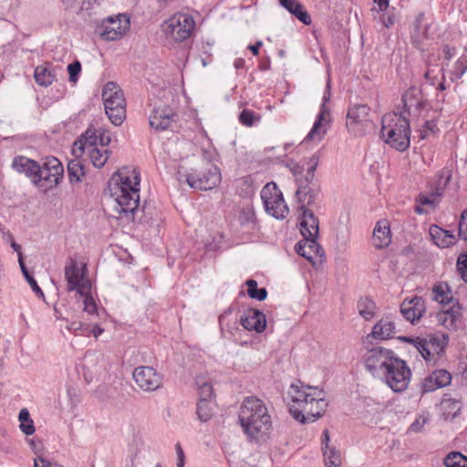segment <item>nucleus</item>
I'll return each instance as SVG.
<instances>
[{
  "instance_id": "nucleus-29",
  "label": "nucleus",
  "mask_w": 467,
  "mask_h": 467,
  "mask_svg": "<svg viewBox=\"0 0 467 467\" xmlns=\"http://www.w3.org/2000/svg\"><path fill=\"white\" fill-rule=\"evenodd\" d=\"M429 234L433 243L441 248H447L456 242V237L451 232L444 230L436 224H432L430 227Z\"/></svg>"
},
{
  "instance_id": "nucleus-32",
  "label": "nucleus",
  "mask_w": 467,
  "mask_h": 467,
  "mask_svg": "<svg viewBox=\"0 0 467 467\" xmlns=\"http://www.w3.org/2000/svg\"><path fill=\"white\" fill-rule=\"evenodd\" d=\"M34 78L39 86L48 87L54 82L56 75L50 64H44L35 68Z\"/></svg>"
},
{
  "instance_id": "nucleus-63",
  "label": "nucleus",
  "mask_w": 467,
  "mask_h": 467,
  "mask_svg": "<svg viewBox=\"0 0 467 467\" xmlns=\"http://www.w3.org/2000/svg\"><path fill=\"white\" fill-rule=\"evenodd\" d=\"M432 69L428 68L426 72L424 73V78L426 79V82L430 85H435V81L437 78V76H432Z\"/></svg>"
},
{
  "instance_id": "nucleus-18",
  "label": "nucleus",
  "mask_w": 467,
  "mask_h": 467,
  "mask_svg": "<svg viewBox=\"0 0 467 467\" xmlns=\"http://www.w3.org/2000/svg\"><path fill=\"white\" fill-rule=\"evenodd\" d=\"M401 104L403 110L400 113H404L408 118L409 116L420 114L427 107V99L420 89L412 87L407 89L402 95Z\"/></svg>"
},
{
  "instance_id": "nucleus-49",
  "label": "nucleus",
  "mask_w": 467,
  "mask_h": 467,
  "mask_svg": "<svg viewBox=\"0 0 467 467\" xmlns=\"http://www.w3.org/2000/svg\"><path fill=\"white\" fill-rule=\"evenodd\" d=\"M197 415L202 421H207L212 417V410L207 401H199L197 405Z\"/></svg>"
},
{
  "instance_id": "nucleus-47",
  "label": "nucleus",
  "mask_w": 467,
  "mask_h": 467,
  "mask_svg": "<svg viewBox=\"0 0 467 467\" xmlns=\"http://www.w3.org/2000/svg\"><path fill=\"white\" fill-rule=\"evenodd\" d=\"M66 328L76 335H86L88 328L80 321H67Z\"/></svg>"
},
{
  "instance_id": "nucleus-64",
  "label": "nucleus",
  "mask_w": 467,
  "mask_h": 467,
  "mask_svg": "<svg viewBox=\"0 0 467 467\" xmlns=\"http://www.w3.org/2000/svg\"><path fill=\"white\" fill-rule=\"evenodd\" d=\"M263 46L262 41H257L254 45H250L248 48L251 50L253 55L257 56L259 54V48Z\"/></svg>"
},
{
  "instance_id": "nucleus-7",
  "label": "nucleus",
  "mask_w": 467,
  "mask_h": 467,
  "mask_svg": "<svg viewBox=\"0 0 467 467\" xmlns=\"http://www.w3.org/2000/svg\"><path fill=\"white\" fill-rule=\"evenodd\" d=\"M64 177V167L54 156H47L39 161L36 187L47 192L59 185Z\"/></svg>"
},
{
  "instance_id": "nucleus-31",
  "label": "nucleus",
  "mask_w": 467,
  "mask_h": 467,
  "mask_svg": "<svg viewBox=\"0 0 467 467\" xmlns=\"http://www.w3.org/2000/svg\"><path fill=\"white\" fill-rule=\"evenodd\" d=\"M279 4L290 14L295 16L300 22L308 26L311 24V17L304 6L296 0H278Z\"/></svg>"
},
{
  "instance_id": "nucleus-56",
  "label": "nucleus",
  "mask_w": 467,
  "mask_h": 467,
  "mask_svg": "<svg viewBox=\"0 0 467 467\" xmlns=\"http://www.w3.org/2000/svg\"><path fill=\"white\" fill-rule=\"evenodd\" d=\"M175 451L177 455V467H184L185 465V456L183 450L180 443H176L175 445Z\"/></svg>"
},
{
  "instance_id": "nucleus-59",
  "label": "nucleus",
  "mask_w": 467,
  "mask_h": 467,
  "mask_svg": "<svg viewBox=\"0 0 467 467\" xmlns=\"http://www.w3.org/2000/svg\"><path fill=\"white\" fill-rule=\"evenodd\" d=\"M98 140H99L101 149H105V147L110 143L111 138L109 132H105L99 134V136L98 137Z\"/></svg>"
},
{
  "instance_id": "nucleus-2",
  "label": "nucleus",
  "mask_w": 467,
  "mask_h": 467,
  "mask_svg": "<svg viewBox=\"0 0 467 467\" xmlns=\"http://www.w3.org/2000/svg\"><path fill=\"white\" fill-rule=\"evenodd\" d=\"M140 172L130 167L119 169L109 180L108 189L116 202L114 211L120 216L133 219L140 204Z\"/></svg>"
},
{
  "instance_id": "nucleus-40",
  "label": "nucleus",
  "mask_w": 467,
  "mask_h": 467,
  "mask_svg": "<svg viewBox=\"0 0 467 467\" xmlns=\"http://www.w3.org/2000/svg\"><path fill=\"white\" fill-rule=\"evenodd\" d=\"M245 284L247 285V295L249 297L258 301H264L267 297L266 288H258L257 282L255 280L248 279Z\"/></svg>"
},
{
  "instance_id": "nucleus-19",
  "label": "nucleus",
  "mask_w": 467,
  "mask_h": 467,
  "mask_svg": "<svg viewBox=\"0 0 467 467\" xmlns=\"http://www.w3.org/2000/svg\"><path fill=\"white\" fill-rule=\"evenodd\" d=\"M176 114L170 106L156 103L149 114L150 126L158 131L167 130L174 121Z\"/></svg>"
},
{
  "instance_id": "nucleus-46",
  "label": "nucleus",
  "mask_w": 467,
  "mask_h": 467,
  "mask_svg": "<svg viewBox=\"0 0 467 467\" xmlns=\"http://www.w3.org/2000/svg\"><path fill=\"white\" fill-rule=\"evenodd\" d=\"M89 294L90 290L88 292H86V294L84 295H80V296L83 297V310L89 315H95L97 313L98 308L97 304L95 299Z\"/></svg>"
},
{
  "instance_id": "nucleus-38",
  "label": "nucleus",
  "mask_w": 467,
  "mask_h": 467,
  "mask_svg": "<svg viewBox=\"0 0 467 467\" xmlns=\"http://www.w3.org/2000/svg\"><path fill=\"white\" fill-rule=\"evenodd\" d=\"M375 303L368 297L361 298L358 302L359 315L366 320H370L374 317Z\"/></svg>"
},
{
  "instance_id": "nucleus-10",
  "label": "nucleus",
  "mask_w": 467,
  "mask_h": 467,
  "mask_svg": "<svg viewBox=\"0 0 467 467\" xmlns=\"http://www.w3.org/2000/svg\"><path fill=\"white\" fill-rule=\"evenodd\" d=\"M195 27V21L191 15L177 13L161 25L162 32L175 41L189 38Z\"/></svg>"
},
{
  "instance_id": "nucleus-21",
  "label": "nucleus",
  "mask_w": 467,
  "mask_h": 467,
  "mask_svg": "<svg viewBox=\"0 0 467 467\" xmlns=\"http://www.w3.org/2000/svg\"><path fill=\"white\" fill-rule=\"evenodd\" d=\"M12 168L16 172L25 174V176L28 178L31 183L36 187L39 171L38 161L18 155L13 159Z\"/></svg>"
},
{
  "instance_id": "nucleus-4",
  "label": "nucleus",
  "mask_w": 467,
  "mask_h": 467,
  "mask_svg": "<svg viewBox=\"0 0 467 467\" xmlns=\"http://www.w3.org/2000/svg\"><path fill=\"white\" fill-rule=\"evenodd\" d=\"M380 138L389 147L402 152L410 144V121L404 113L392 111L381 119Z\"/></svg>"
},
{
  "instance_id": "nucleus-41",
  "label": "nucleus",
  "mask_w": 467,
  "mask_h": 467,
  "mask_svg": "<svg viewBox=\"0 0 467 467\" xmlns=\"http://www.w3.org/2000/svg\"><path fill=\"white\" fill-rule=\"evenodd\" d=\"M21 271L23 273V275L25 276L26 280L29 284L30 287L34 291V293L40 298L45 299V295L40 286L37 285L36 280L30 275L29 271L27 270L25 262L24 257L20 255V265H19Z\"/></svg>"
},
{
  "instance_id": "nucleus-35",
  "label": "nucleus",
  "mask_w": 467,
  "mask_h": 467,
  "mask_svg": "<svg viewBox=\"0 0 467 467\" xmlns=\"http://www.w3.org/2000/svg\"><path fill=\"white\" fill-rule=\"evenodd\" d=\"M67 175L70 183H78L85 175V166L78 158L73 159L67 163Z\"/></svg>"
},
{
  "instance_id": "nucleus-60",
  "label": "nucleus",
  "mask_w": 467,
  "mask_h": 467,
  "mask_svg": "<svg viewBox=\"0 0 467 467\" xmlns=\"http://www.w3.org/2000/svg\"><path fill=\"white\" fill-rule=\"evenodd\" d=\"M381 22L385 27L389 28L394 25L395 16H394V15H390V14L383 15L381 17Z\"/></svg>"
},
{
  "instance_id": "nucleus-48",
  "label": "nucleus",
  "mask_w": 467,
  "mask_h": 467,
  "mask_svg": "<svg viewBox=\"0 0 467 467\" xmlns=\"http://www.w3.org/2000/svg\"><path fill=\"white\" fill-rule=\"evenodd\" d=\"M441 195V193L438 191L432 192L431 196L420 194L417 201L420 205H430L431 207H435Z\"/></svg>"
},
{
  "instance_id": "nucleus-12",
  "label": "nucleus",
  "mask_w": 467,
  "mask_h": 467,
  "mask_svg": "<svg viewBox=\"0 0 467 467\" xmlns=\"http://www.w3.org/2000/svg\"><path fill=\"white\" fill-rule=\"evenodd\" d=\"M410 376L411 372L406 362L397 357L380 379L394 392H402L407 389Z\"/></svg>"
},
{
  "instance_id": "nucleus-14",
  "label": "nucleus",
  "mask_w": 467,
  "mask_h": 467,
  "mask_svg": "<svg viewBox=\"0 0 467 467\" xmlns=\"http://www.w3.org/2000/svg\"><path fill=\"white\" fill-rule=\"evenodd\" d=\"M130 26V17L126 14L108 16L102 21L99 36L106 41H116L126 34Z\"/></svg>"
},
{
  "instance_id": "nucleus-1",
  "label": "nucleus",
  "mask_w": 467,
  "mask_h": 467,
  "mask_svg": "<svg viewBox=\"0 0 467 467\" xmlns=\"http://www.w3.org/2000/svg\"><path fill=\"white\" fill-rule=\"evenodd\" d=\"M238 422L249 442H266L272 433V418L265 402L254 396L245 397L240 406Z\"/></svg>"
},
{
  "instance_id": "nucleus-9",
  "label": "nucleus",
  "mask_w": 467,
  "mask_h": 467,
  "mask_svg": "<svg viewBox=\"0 0 467 467\" xmlns=\"http://www.w3.org/2000/svg\"><path fill=\"white\" fill-rule=\"evenodd\" d=\"M261 199L265 210L269 215L278 220H283L287 216L289 213L288 206L275 182H268L263 187Z\"/></svg>"
},
{
  "instance_id": "nucleus-53",
  "label": "nucleus",
  "mask_w": 467,
  "mask_h": 467,
  "mask_svg": "<svg viewBox=\"0 0 467 467\" xmlns=\"http://www.w3.org/2000/svg\"><path fill=\"white\" fill-rule=\"evenodd\" d=\"M438 130L437 123L435 120H427L422 129L420 130L421 139H426L431 134H434Z\"/></svg>"
},
{
  "instance_id": "nucleus-33",
  "label": "nucleus",
  "mask_w": 467,
  "mask_h": 467,
  "mask_svg": "<svg viewBox=\"0 0 467 467\" xmlns=\"http://www.w3.org/2000/svg\"><path fill=\"white\" fill-rule=\"evenodd\" d=\"M431 298L441 305H448L452 301V295L447 283L440 282L431 289Z\"/></svg>"
},
{
  "instance_id": "nucleus-54",
  "label": "nucleus",
  "mask_w": 467,
  "mask_h": 467,
  "mask_svg": "<svg viewBox=\"0 0 467 467\" xmlns=\"http://www.w3.org/2000/svg\"><path fill=\"white\" fill-rule=\"evenodd\" d=\"M80 71H81V64L79 61L76 60L73 63H70L67 66V72L69 74V81L76 82Z\"/></svg>"
},
{
  "instance_id": "nucleus-3",
  "label": "nucleus",
  "mask_w": 467,
  "mask_h": 467,
  "mask_svg": "<svg viewBox=\"0 0 467 467\" xmlns=\"http://www.w3.org/2000/svg\"><path fill=\"white\" fill-rule=\"evenodd\" d=\"M299 384H292L288 389L289 412L302 424L314 422L323 415L327 406L325 392L316 387Z\"/></svg>"
},
{
  "instance_id": "nucleus-45",
  "label": "nucleus",
  "mask_w": 467,
  "mask_h": 467,
  "mask_svg": "<svg viewBox=\"0 0 467 467\" xmlns=\"http://www.w3.org/2000/svg\"><path fill=\"white\" fill-rule=\"evenodd\" d=\"M309 161L310 158L308 160H304L301 162H297L293 166L291 173L295 177L296 185H298L299 179L306 178V169Z\"/></svg>"
},
{
  "instance_id": "nucleus-13",
  "label": "nucleus",
  "mask_w": 467,
  "mask_h": 467,
  "mask_svg": "<svg viewBox=\"0 0 467 467\" xmlns=\"http://www.w3.org/2000/svg\"><path fill=\"white\" fill-rule=\"evenodd\" d=\"M397 356L390 349L376 347L365 356V367L374 377L380 378L387 371Z\"/></svg>"
},
{
  "instance_id": "nucleus-27",
  "label": "nucleus",
  "mask_w": 467,
  "mask_h": 467,
  "mask_svg": "<svg viewBox=\"0 0 467 467\" xmlns=\"http://www.w3.org/2000/svg\"><path fill=\"white\" fill-rule=\"evenodd\" d=\"M300 226V232L304 237H318L319 222L311 210L307 208H304V210H302Z\"/></svg>"
},
{
  "instance_id": "nucleus-28",
  "label": "nucleus",
  "mask_w": 467,
  "mask_h": 467,
  "mask_svg": "<svg viewBox=\"0 0 467 467\" xmlns=\"http://www.w3.org/2000/svg\"><path fill=\"white\" fill-rule=\"evenodd\" d=\"M391 242L390 228L385 220L379 221L374 228L372 244L376 248L387 247Z\"/></svg>"
},
{
  "instance_id": "nucleus-23",
  "label": "nucleus",
  "mask_w": 467,
  "mask_h": 467,
  "mask_svg": "<svg viewBox=\"0 0 467 467\" xmlns=\"http://www.w3.org/2000/svg\"><path fill=\"white\" fill-rule=\"evenodd\" d=\"M425 312V302L420 296H414L411 299H405L400 305V313L403 317L410 323L420 320Z\"/></svg>"
},
{
  "instance_id": "nucleus-50",
  "label": "nucleus",
  "mask_w": 467,
  "mask_h": 467,
  "mask_svg": "<svg viewBox=\"0 0 467 467\" xmlns=\"http://www.w3.org/2000/svg\"><path fill=\"white\" fill-rule=\"evenodd\" d=\"M457 271L462 279L467 283V254H461L457 259Z\"/></svg>"
},
{
  "instance_id": "nucleus-17",
  "label": "nucleus",
  "mask_w": 467,
  "mask_h": 467,
  "mask_svg": "<svg viewBox=\"0 0 467 467\" xmlns=\"http://www.w3.org/2000/svg\"><path fill=\"white\" fill-rule=\"evenodd\" d=\"M132 378L137 386L143 391H154L162 384V377L155 368L140 366L134 369Z\"/></svg>"
},
{
  "instance_id": "nucleus-43",
  "label": "nucleus",
  "mask_w": 467,
  "mask_h": 467,
  "mask_svg": "<svg viewBox=\"0 0 467 467\" xmlns=\"http://www.w3.org/2000/svg\"><path fill=\"white\" fill-rule=\"evenodd\" d=\"M78 142L80 143L79 150L82 151H85L86 149L91 147V145H98L96 130L88 129L86 132L81 135Z\"/></svg>"
},
{
  "instance_id": "nucleus-36",
  "label": "nucleus",
  "mask_w": 467,
  "mask_h": 467,
  "mask_svg": "<svg viewBox=\"0 0 467 467\" xmlns=\"http://www.w3.org/2000/svg\"><path fill=\"white\" fill-rule=\"evenodd\" d=\"M324 462L327 467H341L342 459L340 451L334 446L324 449Z\"/></svg>"
},
{
  "instance_id": "nucleus-25",
  "label": "nucleus",
  "mask_w": 467,
  "mask_h": 467,
  "mask_svg": "<svg viewBox=\"0 0 467 467\" xmlns=\"http://www.w3.org/2000/svg\"><path fill=\"white\" fill-rule=\"evenodd\" d=\"M317 238L304 237L296 246V252L309 262H314L315 257L323 254V249L317 242Z\"/></svg>"
},
{
  "instance_id": "nucleus-51",
  "label": "nucleus",
  "mask_w": 467,
  "mask_h": 467,
  "mask_svg": "<svg viewBox=\"0 0 467 467\" xmlns=\"http://www.w3.org/2000/svg\"><path fill=\"white\" fill-rule=\"evenodd\" d=\"M430 419L428 416L420 415L415 419V420L410 424V431L415 433L420 432L425 426V424L429 423Z\"/></svg>"
},
{
  "instance_id": "nucleus-20",
  "label": "nucleus",
  "mask_w": 467,
  "mask_h": 467,
  "mask_svg": "<svg viewBox=\"0 0 467 467\" xmlns=\"http://www.w3.org/2000/svg\"><path fill=\"white\" fill-rule=\"evenodd\" d=\"M330 99V85L329 82L327 85V89L322 98V104L320 106L319 113L314 122V125L311 130L306 135V140H314L316 138L321 139L325 134V130H321V127L323 126V121H327L329 118L330 111L328 108L326 106L327 102Z\"/></svg>"
},
{
  "instance_id": "nucleus-37",
  "label": "nucleus",
  "mask_w": 467,
  "mask_h": 467,
  "mask_svg": "<svg viewBox=\"0 0 467 467\" xmlns=\"http://www.w3.org/2000/svg\"><path fill=\"white\" fill-rule=\"evenodd\" d=\"M467 71V53L462 54L454 63L452 69L450 72V79L452 82H457Z\"/></svg>"
},
{
  "instance_id": "nucleus-16",
  "label": "nucleus",
  "mask_w": 467,
  "mask_h": 467,
  "mask_svg": "<svg viewBox=\"0 0 467 467\" xmlns=\"http://www.w3.org/2000/svg\"><path fill=\"white\" fill-rule=\"evenodd\" d=\"M65 277L68 291L76 290L79 295H84L91 289L89 281L84 278L83 268H79L73 258L69 259L65 267Z\"/></svg>"
},
{
  "instance_id": "nucleus-24",
  "label": "nucleus",
  "mask_w": 467,
  "mask_h": 467,
  "mask_svg": "<svg viewBox=\"0 0 467 467\" xmlns=\"http://www.w3.org/2000/svg\"><path fill=\"white\" fill-rule=\"evenodd\" d=\"M436 319L440 326H442L446 329L454 330L461 324L462 312L461 307L458 305H453L447 310L439 311L436 314Z\"/></svg>"
},
{
  "instance_id": "nucleus-57",
  "label": "nucleus",
  "mask_w": 467,
  "mask_h": 467,
  "mask_svg": "<svg viewBox=\"0 0 467 467\" xmlns=\"http://www.w3.org/2000/svg\"><path fill=\"white\" fill-rule=\"evenodd\" d=\"M35 467H62V466L56 462H51L43 457H38L37 459L35 460Z\"/></svg>"
},
{
  "instance_id": "nucleus-11",
  "label": "nucleus",
  "mask_w": 467,
  "mask_h": 467,
  "mask_svg": "<svg viewBox=\"0 0 467 467\" xmlns=\"http://www.w3.org/2000/svg\"><path fill=\"white\" fill-rule=\"evenodd\" d=\"M221 172L216 165L207 163L200 169H192L186 175V182L191 188L208 191L215 188L221 182Z\"/></svg>"
},
{
  "instance_id": "nucleus-34",
  "label": "nucleus",
  "mask_w": 467,
  "mask_h": 467,
  "mask_svg": "<svg viewBox=\"0 0 467 467\" xmlns=\"http://www.w3.org/2000/svg\"><path fill=\"white\" fill-rule=\"evenodd\" d=\"M84 152L89 156L90 161L96 168H102L109 158L110 151L108 149H99L98 145H91Z\"/></svg>"
},
{
  "instance_id": "nucleus-55",
  "label": "nucleus",
  "mask_w": 467,
  "mask_h": 467,
  "mask_svg": "<svg viewBox=\"0 0 467 467\" xmlns=\"http://www.w3.org/2000/svg\"><path fill=\"white\" fill-rule=\"evenodd\" d=\"M459 236L467 240V209L462 213L459 222Z\"/></svg>"
},
{
  "instance_id": "nucleus-26",
  "label": "nucleus",
  "mask_w": 467,
  "mask_h": 467,
  "mask_svg": "<svg viewBox=\"0 0 467 467\" xmlns=\"http://www.w3.org/2000/svg\"><path fill=\"white\" fill-rule=\"evenodd\" d=\"M451 376L445 369H436L422 382L424 392H431L451 383Z\"/></svg>"
},
{
  "instance_id": "nucleus-30",
  "label": "nucleus",
  "mask_w": 467,
  "mask_h": 467,
  "mask_svg": "<svg viewBox=\"0 0 467 467\" xmlns=\"http://www.w3.org/2000/svg\"><path fill=\"white\" fill-rule=\"evenodd\" d=\"M396 327L394 323L388 317L381 318L372 328L371 336L379 340H386L394 337Z\"/></svg>"
},
{
  "instance_id": "nucleus-58",
  "label": "nucleus",
  "mask_w": 467,
  "mask_h": 467,
  "mask_svg": "<svg viewBox=\"0 0 467 467\" xmlns=\"http://www.w3.org/2000/svg\"><path fill=\"white\" fill-rule=\"evenodd\" d=\"M254 219V213L251 210L247 209V210H243L241 212L240 221H241L242 224L253 222Z\"/></svg>"
},
{
  "instance_id": "nucleus-8",
  "label": "nucleus",
  "mask_w": 467,
  "mask_h": 467,
  "mask_svg": "<svg viewBox=\"0 0 467 467\" xmlns=\"http://www.w3.org/2000/svg\"><path fill=\"white\" fill-rule=\"evenodd\" d=\"M318 162V156L313 155L310 157V161L306 169V178L298 180L296 196L300 203L301 210H304L306 206L312 205L320 192L319 186L313 183Z\"/></svg>"
},
{
  "instance_id": "nucleus-44",
  "label": "nucleus",
  "mask_w": 467,
  "mask_h": 467,
  "mask_svg": "<svg viewBox=\"0 0 467 467\" xmlns=\"http://www.w3.org/2000/svg\"><path fill=\"white\" fill-rule=\"evenodd\" d=\"M261 119L260 116L255 114L253 110L244 109L239 115V121L246 127H252Z\"/></svg>"
},
{
  "instance_id": "nucleus-15",
  "label": "nucleus",
  "mask_w": 467,
  "mask_h": 467,
  "mask_svg": "<svg viewBox=\"0 0 467 467\" xmlns=\"http://www.w3.org/2000/svg\"><path fill=\"white\" fill-rule=\"evenodd\" d=\"M370 108L367 104H355L348 108L346 127L351 134L361 136L369 122Z\"/></svg>"
},
{
  "instance_id": "nucleus-52",
  "label": "nucleus",
  "mask_w": 467,
  "mask_h": 467,
  "mask_svg": "<svg viewBox=\"0 0 467 467\" xmlns=\"http://www.w3.org/2000/svg\"><path fill=\"white\" fill-rule=\"evenodd\" d=\"M213 389L210 383L204 382L203 384L199 386L200 401H207L209 399L213 397Z\"/></svg>"
},
{
  "instance_id": "nucleus-5",
  "label": "nucleus",
  "mask_w": 467,
  "mask_h": 467,
  "mask_svg": "<svg viewBox=\"0 0 467 467\" xmlns=\"http://www.w3.org/2000/svg\"><path fill=\"white\" fill-rule=\"evenodd\" d=\"M403 342L412 345L430 365H437L444 357L449 344V335L442 332L428 334L424 337H401Z\"/></svg>"
},
{
  "instance_id": "nucleus-39",
  "label": "nucleus",
  "mask_w": 467,
  "mask_h": 467,
  "mask_svg": "<svg viewBox=\"0 0 467 467\" xmlns=\"http://www.w3.org/2000/svg\"><path fill=\"white\" fill-rule=\"evenodd\" d=\"M18 420L20 421L19 428L26 435H32L35 432L34 422L26 409H22L19 411Z\"/></svg>"
},
{
  "instance_id": "nucleus-62",
  "label": "nucleus",
  "mask_w": 467,
  "mask_h": 467,
  "mask_svg": "<svg viewBox=\"0 0 467 467\" xmlns=\"http://www.w3.org/2000/svg\"><path fill=\"white\" fill-rule=\"evenodd\" d=\"M329 431L328 430H324L323 433H322V437H321V449L322 451L324 449H328L330 448L328 442H329Z\"/></svg>"
},
{
  "instance_id": "nucleus-6",
  "label": "nucleus",
  "mask_w": 467,
  "mask_h": 467,
  "mask_svg": "<svg viewBox=\"0 0 467 467\" xmlns=\"http://www.w3.org/2000/svg\"><path fill=\"white\" fill-rule=\"evenodd\" d=\"M105 112L115 126L122 124L126 118V101L122 90L114 82H108L102 91Z\"/></svg>"
},
{
  "instance_id": "nucleus-61",
  "label": "nucleus",
  "mask_w": 467,
  "mask_h": 467,
  "mask_svg": "<svg viewBox=\"0 0 467 467\" xmlns=\"http://www.w3.org/2000/svg\"><path fill=\"white\" fill-rule=\"evenodd\" d=\"M442 51L447 60H451L456 53L455 47H450L449 45L443 46Z\"/></svg>"
},
{
  "instance_id": "nucleus-22",
  "label": "nucleus",
  "mask_w": 467,
  "mask_h": 467,
  "mask_svg": "<svg viewBox=\"0 0 467 467\" xmlns=\"http://www.w3.org/2000/svg\"><path fill=\"white\" fill-rule=\"evenodd\" d=\"M240 323L243 327L248 331L262 333L266 327V318L265 314L255 308H248L241 317Z\"/></svg>"
},
{
  "instance_id": "nucleus-42",
  "label": "nucleus",
  "mask_w": 467,
  "mask_h": 467,
  "mask_svg": "<svg viewBox=\"0 0 467 467\" xmlns=\"http://www.w3.org/2000/svg\"><path fill=\"white\" fill-rule=\"evenodd\" d=\"M446 467H467V457L458 451L450 452L443 461Z\"/></svg>"
}]
</instances>
